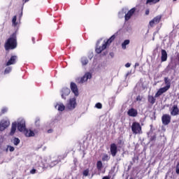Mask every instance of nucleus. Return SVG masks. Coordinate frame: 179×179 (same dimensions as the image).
<instances>
[{"mask_svg": "<svg viewBox=\"0 0 179 179\" xmlns=\"http://www.w3.org/2000/svg\"><path fill=\"white\" fill-rule=\"evenodd\" d=\"M59 162V160L54 159L53 157H51V162L48 163L45 158L43 159L41 156H36L34 159L33 163L36 169L40 170L41 169L47 167H54V166H57Z\"/></svg>", "mask_w": 179, "mask_h": 179, "instance_id": "1", "label": "nucleus"}, {"mask_svg": "<svg viewBox=\"0 0 179 179\" xmlns=\"http://www.w3.org/2000/svg\"><path fill=\"white\" fill-rule=\"evenodd\" d=\"M5 50H15L17 47V42L16 41V33H13L10 38L6 41L5 45Z\"/></svg>", "mask_w": 179, "mask_h": 179, "instance_id": "2", "label": "nucleus"}, {"mask_svg": "<svg viewBox=\"0 0 179 179\" xmlns=\"http://www.w3.org/2000/svg\"><path fill=\"white\" fill-rule=\"evenodd\" d=\"M164 83H165L166 86L160 88L157 92V93L155 94V97H160V96H162V94H163V93H166V92H167V90H169V89H170V87L171 86V81L170 80V79H169V78H167V77L164 78Z\"/></svg>", "mask_w": 179, "mask_h": 179, "instance_id": "3", "label": "nucleus"}, {"mask_svg": "<svg viewBox=\"0 0 179 179\" xmlns=\"http://www.w3.org/2000/svg\"><path fill=\"white\" fill-rule=\"evenodd\" d=\"M115 38V36H112L106 42H105L102 46H99V48H96V54H101V52L104 51L106 48H107V45L113 43V40Z\"/></svg>", "mask_w": 179, "mask_h": 179, "instance_id": "4", "label": "nucleus"}, {"mask_svg": "<svg viewBox=\"0 0 179 179\" xmlns=\"http://www.w3.org/2000/svg\"><path fill=\"white\" fill-rule=\"evenodd\" d=\"M131 131L134 135L142 134V127L138 122H133L131 125Z\"/></svg>", "mask_w": 179, "mask_h": 179, "instance_id": "5", "label": "nucleus"}, {"mask_svg": "<svg viewBox=\"0 0 179 179\" xmlns=\"http://www.w3.org/2000/svg\"><path fill=\"white\" fill-rule=\"evenodd\" d=\"M76 106H78V103H76V97L70 98L66 104V107L68 110H75V108H76Z\"/></svg>", "mask_w": 179, "mask_h": 179, "instance_id": "6", "label": "nucleus"}, {"mask_svg": "<svg viewBox=\"0 0 179 179\" xmlns=\"http://www.w3.org/2000/svg\"><path fill=\"white\" fill-rule=\"evenodd\" d=\"M17 125L18 131H20V132H23L26 129V120L23 118L18 119Z\"/></svg>", "mask_w": 179, "mask_h": 179, "instance_id": "7", "label": "nucleus"}, {"mask_svg": "<svg viewBox=\"0 0 179 179\" xmlns=\"http://www.w3.org/2000/svg\"><path fill=\"white\" fill-rule=\"evenodd\" d=\"M60 94H61L62 99H63V100H66V97H68V96L71 94V89L68 87H63L60 90Z\"/></svg>", "mask_w": 179, "mask_h": 179, "instance_id": "8", "label": "nucleus"}, {"mask_svg": "<svg viewBox=\"0 0 179 179\" xmlns=\"http://www.w3.org/2000/svg\"><path fill=\"white\" fill-rule=\"evenodd\" d=\"M162 17H163L162 15L155 17L151 21H150L149 26L150 27H153L155 24H159L162 20Z\"/></svg>", "mask_w": 179, "mask_h": 179, "instance_id": "9", "label": "nucleus"}, {"mask_svg": "<svg viewBox=\"0 0 179 179\" xmlns=\"http://www.w3.org/2000/svg\"><path fill=\"white\" fill-rule=\"evenodd\" d=\"M10 125V122L8 119H3L0 122V131H5Z\"/></svg>", "mask_w": 179, "mask_h": 179, "instance_id": "10", "label": "nucleus"}, {"mask_svg": "<svg viewBox=\"0 0 179 179\" xmlns=\"http://www.w3.org/2000/svg\"><path fill=\"white\" fill-rule=\"evenodd\" d=\"M110 155L113 157H115L117 156V153H118V147L115 143H111L110 147Z\"/></svg>", "mask_w": 179, "mask_h": 179, "instance_id": "11", "label": "nucleus"}, {"mask_svg": "<svg viewBox=\"0 0 179 179\" xmlns=\"http://www.w3.org/2000/svg\"><path fill=\"white\" fill-rule=\"evenodd\" d=\"M162 124L164 125H169L170 122H171V116L168 114H164L162 117Z\"/></svg>", "mask_w": 179, "mask_h": 179, "instance_id": "12", "label": "nucleus"}, {"mask_svg": "<svg viewBox=\"0 0 179 179\" xmlns=\"http://www.w3.org/2000/svg\"><path fill=\"white\" fill-rule=\"evenodd\" d=\"M71 92L74 94V96L78 97L79 96V90L78 89V85L75 83H71L70 85Z\"/></svg>", "mask_w": 179, "mask_h": 179, "instance_id": "13", "label": "nucleus"}, {"mask_svg": "<svg viewBox=\"0 0 179 179\" xmlns=\"http://www.w3.org/2000/svg\"><path fill=\"white\" fill-rule=\"evenodd\" d=\"M136 8H133L130 10L128 11L127 14L124 15V19L126 21H128L131 19V17L135 13Z\"/></svg>", "mask_w": 179, "mask_h": 179, "instance_id": "14", "label": "nucleus"}, {"mask_svg": "<svg viewBox=\"0 0 179 179\" xmlns=\"http://www.w3.org/2000/svg\"><path fill=\"white\" fill-rule=\"evenodd\" d=\"M88 79H92V73H85L84 76L80 78V83H85V82H87Z\"/></svg>", "mask_w": 179, "mask_h": 179, "instance_id": "15", "label": "nucleus"}, {"mask_svg": "<svg viewBox=\"0 0 179 179\" xmlns=\"http://www.w3.org/2000/svg\"><path fill=\"white\" fill-rule=\"evenodd\" d=\"M16 59H17V56H11L10 59L6 64V66H10V65H15V64H16Z\"/></svg>", "mask_w": 179, "mask_h": 179, "instance_id": "16", "label": "nucleus"}, {"mask_svg": "<svg viewBox=\"0 0 179 179\" xmlns=\"http://www.w3.org/2000/svg\"><path fill=\"white\" fill-rule=\"evenodd\" d=\"M23 132L27 138H31V136H34V135H36L34 131L31 129H26Z\"/></svg>", "mask_w": 179, "mask_h": 179, "instance_id": "17", "label": "nucleus"}, {"mask_svg": "<svg viewBox=\"0 0 179 179\" xmlns=\"http://www.w3.org/2000/svg\"><path fill=\"white\" fill-rule=\"evenodd\" d=\"M179 109L177 105H174L171 109V115L173 116L178 115Z\"/></svg>", "mask_w": 179, "mask_h": 179, "instance_id": "18", "label": "nucleus"}, {"mask_svg": "<svg viewBox=\"0 0 179 179\" xmlns=\"http://www.w3.org/2000/svg\"><path fill=\"white\" fill-rule=\"evenodd\" d=\"M17 128V122H13L11 126V130L10 132V135L11 136H13V135H15V132H16Z\"/></svg>", "mask_w": 179, "mask_h": 179, "instance_id": "19", "label": "nucleus"}, {"mask_svg": "<svg viewBox=\"0 0 179 179\" xmlns=\"http://www.w3.org/2000/svg\"><path fill=\"white\" fill-rule=\"evenodd\" d=\"M127 114L129 117H136L138 115V110L135 108H131L128 110Z\"/></svg>", "mask_w": 179, "mask_h": 179, "instance_id": "20", "label": "nucleus"}, {"mask_svg": "<svg viewBox=\"0 0 179 179\" xmlns=\"http://www.w3.org/2000/svg\"><path fill=\"white\" fill-rule=\"evenodd\" d=\"M162 57H161V61L162 62H165V61H167V52L164 50H162Z\"/></svg>", "mask_w": 179, "mask_h": 179, "instance_id": "21", "label": "nucleus"}, {"mask_svg": "<svg viewBox=\"0 0 179 179\" xmlns=\"http://www.w3.org/2000/svg\"><path fill=\"white\" fill-rule=\"evenodd\" d=\"M55 108L58 110V111H64L65 110V106L62 103H59L55 106Z\"/></svg>", "mask_w": 179, "mask_h": 179, "instance_id": "22", "label": "nucleus"}, {"mask_svg": "<svg viewBox=\"0 0 179 179\" xmlns=\"http://www.w3.org/2000/svg\"><path fill=\"white\" fill-rule=\"evenodd\" d=\"M96 169L99 171H101V169H103V162L101 161H98L96 163Z\"/></svg>", "mask_w": 179, "mask_h": 179, "instance_id": "23", "label": "nucleus"}, {"mask_svg": "<svg viewBox=\"0 0 179 179\" xmlns=\"http://www.w3.org/2000/svg\"><path fill=\"white\" fill-rule=\"evenodd\" d=\"M12 72V66H8L5 69L3 75H8V73H10Z\"/></svg>", "mask_w": 179, "mask_h": 179, "instance_id": "24", "label": "nucleus"}, {"mask_svg": "<svg viewBox=\"0 0 179 179\" xmlns=\"http://www.w3.org/2000/svg\"><path fill=\"white\" fill-rule=\"evenodd\" d=\"M156 96L153 97L152 96H148V101L149 103H150L151 104H155V103H156Z\"/></svg>", "mask_w": 179, "mask_h": 179, "instance_id": "25", "label": "nucleus"}, {"mask_svg": "<svg viewBox=\"0 0 179 179\" xmlns=\"http://www.w3.org/2000/svg\"><path fill=\"white\" fill-rule=\"evenodd\" d=\"M129 44V40H125L122 43V48L123 50H127V45Z\"/></svg>", "mask_w": 179, "mask_h": 179, "instance_id": "26", "label": "nucleus"}, {"mask_svg": "<svg viewBox=\"0 0 179 179\" xmlns=\"http://www.w3.org/2000/svg\"><path fill=\"white\" fill-rule=\"evenodd\" d=\"M81 63L82 65H87V64H89V60L87 59V57H82L81 58Z\"/></svg>", "mask_w": 179, "mask_h": 179, "instance_id": "27", "label": "nucleus"}, {"mask_svg": "<svg viewBox=\"0 0 179 179\" xmlns=\"http://www.w3.org/2000/svg\"><path fill=\"white\" fill-rule=\"evenodd\" d=\"M110 160V157L107 154H103L102 155V162H108Z\"/></svg>", "mask_w": 179, "mask_h": 179, "instance_id": "28", "label": "nucleus"}, {"mask_svg": "<svg viewBox=\"0 0 179 179\" xmlns=\"http://www.w3.org/2000/svg\"><path fill=\"white\" fill-rule=\"evenodd\" d=\"M159 2H160V0H147L146 3H149L150 5H153Z\"/></svg>", "mask_w": 179, "mask_h": 179, "instance_id": "29", "label": "nucleus"}, {"mask_svg": "<svg viewBox=\"0 0 179 179\" xmlns=\"http://www.w3.org/2000/svg\"><path fill=\"white\" fill-rule=\"evenodd\" d=\"M17 19V17L16 15H15L13 17L12 23H13V26H14V27H15V26H17V22H16Z\"/></svg>", "mask_w": 179, "mask_h": 179, "instance_id": "30", "label": "nucleus"}, {"mask_svg": "<svg viewBox=\"0 0 179 179\" xmlns=\"http://www.w3.org/2000/svg\"><path fill=\"white\" fill-rule=\"evenodd\" d=\"M20 143V140L18 138H15L13 139V144L15 145V146H17V145H19Z\"/></svg>", "mask_w": 179, "mask_h": 179, "instance_id": "31", "label": "nucleus"}, {"mask_svg": "<svg viewBox=\"0 0 179 179\" xmlns=\"http://www.w3.org/2000/svg\"><path fill=\"white\" fill-rule=\"evenodd\" d=\"M8 150H9L10 152H14L15 151V148L13 146L8 145L7 149H6V152H8Z\"/></svg>", "mask_w": 179, "mask_h": 179, "instance_id": "32", "label": "nucleus"}, {"mask_svg": "<svg viewBox=\"0 0 179 179\" xmlns=\"http://www.w3.org/2000/svg\"><path fill=\"white\" fill-rule=\"evenodd\" d=\"M168 68H169L170 69H176V66H174V63L171 62L168 65Z\"/></svg>", "mask_w": 179, "mask_h": 179, "instance_id": "33", "label": "nucleus"}, {"mask_svg": "<svg viewBox=\"0 0 179 179\" xmlns=\"http://www.w3.org/2000/svg\"><path fill=\"white\" fill-rule=\"evenodd\" d=\"M36 127H40V118L37 117L35 120Z\"/></svg>", "mask_w": 179, "mask_h": 179, "instance_id": "34", "label": "nucleus"}, {"mask_svg": "<svg viewBox=\"0 0 179 179\" xmlns=\"http://www.w3.org/2000/svg\"><path fill=\"white\" fill-rule=\"evenodd\" d=\"M83 176L85 177H87L89 176V169H86L83 173Z\"/></svg>", "mask_w": 179, "mask_h": 179, "instance_id": "35", "label": "nucleus"}, {"mask_svg": "<svg viewBox=\"0 0 179 179\" xmlns=\"http://www.w3.org/2000/svg\"><path fill=\"white\" fill-rule=\"evenodd\" d=\"M95 107H96V108H101L102 105H101V103H97L95 105Z\"/></svg>", "mask_w": 179, "mask_h": 179, "instance_id": "36", "label": "nucleus"}, {"mask_svg": "<svg viewBox=\"0 0 179 179\" xmlns=\"http://www.w3.org/2000/svg\"><path fill=\"white\" fill-rule=\"evenodd\" d=\"M8 111V108H3L1 110L2 114H5Z\"/></svg>", "mask_w": 179, "mask_h": 179, "instance_id": "37", "label": "nucleus"}, {"mask_svg": "<svg viewBox=\"0 0 179 179\" xmlns=\"http://www.w3.org/2000/svg\"><path fill=\"white\" fill-rule=\"evenodd\" d=\"M176 174H179V164L176 165Z\"/></svg>", "mask_w": 179, "mask_h": 179, "instance_id": "38", "label": "nucleus"}, {"mask_svg": "<svg viewBox=\"0 0 179 179\" xmlns=\"http://www.w3.org/2000/svg\"><path fill=\"white\" fill-rule=\"evenodd\" d=\"M119 17H124V11L119 12Z\"/></svg>", "mask_w": 179, "mask_h": 179, "instance_id": "39", "label": "nucleus"}, {"mask_svg": "<svg viewBox=\"0 0 179 179\" xmlns=\"http://www.w3.org/2000/svg\"><path fill=\"white\" fill-rule=\"evenodd\" d=\"M136 101H142V96L141 95H138L137 97H136Z\"/></svg>", "mask_w": 179, "mask_h": 179, "instance_id": "40", "label": "nucleus"}, {"mask_svg": "<svg viewBox=\"0 0 179 179\" xmlns=\"http://www.w3.org/2000/svg\"><path fill=\"white\" fill-rule=\"evenodd\" d=\"M36 171H36V169H31V170L30 171V173H31V174H36Z\"/></svg>", "mask_w": 179, "mask_h": 179, "instance_id": "41", "label": "nucleus"}, {"mask_svg": "<svg viewBox=\"0 0 179 179\" xmlns=\"http://www.w3.org/2000/svg\"><path fill=\"white\" fill-rule=\"evenodd\" d=\"M117 144L120 145V146H122V145H123L122 140H121V139L118 140Z\"/></svg>", "mask_w": 179, "mask_h": 179, "instance_id": "42", "label": "nucleus"}, {"mask_svg": "<svg viewBox=\"0 0 179 179\" xmlns=\"http://www.w3.org/2000/svg\"><path fill=\"white\" fill-rule=\"evenodd\" d=\"M125 66H126V68H129V66H131V64L129 63H127L125 64Z\"/></svg>", "mask_w": 179, "mask_h": 179, "instance_id": "43", "label": "nucleus"}, {"mask_svg": "<svg viewBox=\"0 0 179 179\" xmlns=\"http://www.w3.org/2000/svg\"><path fill=\"white\" fill-rule=\"evenodd\" d=\"M149 13H150V11H149V9H147L146 10H145V15H149Z\"/></svg>", "mask_w": 179, "mask_h": 179, "instance_id": "44", "label": "nucleus"}, {"mask_svg": "<svg viewBox=\"0 0 179 179\" xmlns=\"http://www.w3.org/2000/svg\"><path fill=\"white\" fill-rule=\"evenodd\" d=\"M110 178L109 176H104L102 179H110Z\"/></svg>", "mask_w": 179, "mask_h": 179, "instance_id": "45", "label": "nucleus"}, {"mask_svg": "<svg viewBox=\"0 0 179 179\" xmlns=\"http://www.w3.org/2000/svg\"><path fill=\"white\" fill-rule=\"evenodd\" d=\"M29 1L30 0H22V2H24V3H26V2H29Z\"/></svg>", "mask_w": 179, "mask_h": 179, "instance_id": "46", "label": "nucleus"}, {"mask_svg": "<svg viewBox=\"0 0 179 179\" xmlns=\"http://www.w3.org/2000/svg\"><path fill=\"white\" fill-rule=\"evenodd\" d=\"M110 55L113 58L114 57V53L111 52V53H110Z\"/></svg>", "mask_w": 179, "mask_h": 179, "instance_id": "47", "label": "nucleus"}, {"mask_svg": "<svg viewBox=\"0 0 179 179\" xmlns=\"http://www.w3.org/2000/svg\"><path fill=\"white\" fill-rule=\"evenodd\" d=\"M136 66H139V63H136L135 64V68H136Z\"/></svg>", "mask_w": 179, "mask_h": 179, "instance_id": "48", "label": "nucleus"}, {"mask_svg": "<svg viewBox=\"0 0 179 179\" xmlns=\"http://www.w3.org/2000/svg\"><path fill=\"white\" fill-rule=\"evenodd\" d=\"M48 134H51V132H52V130L49 129V130H48Z\"/></svg>", "mask_w": 179, "mask_h": 179, "instance_id": "49", "label": "nucleus"}, {"mask_svg": "<svg viewBox=\"0 0 179 179\" xmlns=\"http://www.w3.org/2000/svg\"><path fill=\"white\" fill-rule=\"evenodd\" d=\"M99 44H100V41H99L96 43V47H99Z\"/></svg>", "mask_w": 179, "mask_h": 179, "instance_id": "50", "label": "nucleus"}, {"mask_svg": "<svg viewBox=\"0 0 179 179\" xmlns=\"http://www.w3.org/2000/svg\"><path fill=\"white\" fill-rule=\"evenodd\" d=\"M22 16H23V13L21 12L20 15V17H21Z\"/></svg>", "mask_w": 179, "mask_h": 179, "instance_id": "51", "label": "nucleus"}, {"mask_svg": "<svg viewBox=\"0 0 179 179\" xmlns=\"http://www.w3.org/2000/svg\"><path fill=\"white\" fill-rule=\"evenodd\" d=\"M32 41H33L34 43H35L34 42V38H32Z\"/></svg>", "mask_w": 179, "mask_h": 179, "instance_id": "52", "label": "nucleus"}, {"mask_svg": "<svg viewBox=\"0 0 179 179\" xmlns=\"http://www.w3.org/2000/svg\"><path fill=\"white\" fill-rule=\"evenodd\" d=\"M128 75H129V73H127V75H126V76H128Z\"/></svg>", "mask_w": 179, "mask_h": 179, "instance_id": "53", "label": "nucleus"}, {"mask_svg": "<svg viewBox=\"0 0 179 179\" xmlns=\"http://www.w3.org/2000/svg\"><path fill=\"white\" fill-rule=\"evenodd\" d=\"M173 1H177V0H173Z\"/></svg>", "mask_w": 179, "mask_h": 179, "instance_id": "54", "label": "nucleus"}]
</instances>
